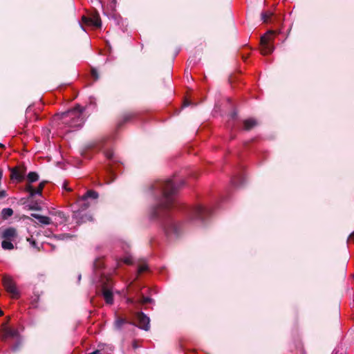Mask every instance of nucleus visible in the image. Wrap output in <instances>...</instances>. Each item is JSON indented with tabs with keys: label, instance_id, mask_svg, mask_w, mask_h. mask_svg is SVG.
Here are the masks:
<instances>
[{
	"label": "nucleus",
	"instance_id": "1",
	"mask_svg": "<svg viewBox=\"0 0 354 354\" xmlns=\"http://www.w3.org/2000/svg\"><path fill=\"white\" fill-rule=\"evenodd\" d=\"M153 188L161 192L162 198L152 208L151 217L163 221L162 227L167 237L178 238L183 232L184 222L169 217V212L175 205L174 195L176 193L178 187L174 184L172 180L168 179L156 181L153 185Z\"/></svg>",
	"mask_w": 354,
	"mask_h": 354
},
{
	"label": "nucleus",
	"instance_id": "2",
	"mask_svg": "<svg viewBox=\"0 0 354 354\" xmlns=\"http://www.w3.org/2000/svg\"><path fill=\"white\" fill-rule=\"evenodd\" d=\"M84 110V107L77 104L73 109L61 113L57 116L63 124L70 127H80L84 123L85 119L83 116Z\"/></svg>",
	"mask_w": 354,
	"mask_h": 354
},
{
	"label": "nucleus",
	"instance_id": "3",
	"mask_svg": "<svg viewBox=\"0 0 354 354\" xmlns=\"http://www.w3.org/2000/svg\"><path fill=\"white\" fill-rule=\"evenodd\" d=\"M18 230L14 227H1L0 239H2L1 248L5 250H12L15 248L12 242L18 238Z\"/></svg>",
	"mask_w": 354,
	"mask_h": 354
},
{
	"label": "nucleus",
	"instance_id": "4",
	"mask_svg": "<svg viewBox=\"0 0 354 354\" xmlns=\"http://www.w3.org/2000/svg\"><path fill=\"white\" fill-rule=\"evenodd\" d=\"M274 32L269 30L261 37L260 45L261 52L263 55L270 54L273 52L274 47L272 44Z\"/></svg>",
	"mask_w": 354,
	"mask_h": 354
},
{
	"label": "nucleus",
	"instance_id": "5",
	"mask_svg": "<svg viewBox=\"0 0 354 354\" xmlns=\"http://www.w3.org/2000/svg\"><path fill=\"white\" fill-rule=\"evenodd\" d=\"M211 211L205 207L197 205L190 208L188 212V217L190 221H200L203 222L209 216Z\"/></svg>",
	"mask_w": 354,
	"mask_h": 354
},
{
	"label": "nucleus",
	"instance_id": "6",
	"mask_svg": "<svg viewBox=\"0 0 354 354\" xmlns=\"http://www.w3.org/2000/svg\"><path fill=\"white\" fill-rule=\"evenodd\" d=\"M2 283L6 290L11 295L12 298L17 299L19 297V292L17 288L16 283L10 276L4 274L2 277Z\"/></svg>",
	"mask_w": 354,
	"mask_h": 354
},
{
	"label": "nucleus",
	"instance_id": "7",
	"mask_svg": "<svg viewBox=\"0 0 354 354\" xmlns=\"http://www.w3.org/2000/svg\"><path fill=\"white\" fill-rule=\"evenodd\" d=\"M0 339L6 342L9 338H16L20 334L17 329L7 326V323H2L0 328Z\"/></svg>",
	"mask_w": 354,
	"mask_h": 354
},
{
	"label": "nucleus",
	"instance_id": "8",
	"mask_svg": "<svg viewBox=\"0 0 354 354\" xmlns=\"http://www.w3.org/2000/svg\"><path fill=\"white\" fill-rule=\"evenodd\" d=\"M26 167L24 165H19L15 167L10 168V179L21 183L24 180L26 173Z\"/></svg>",
	"mask_w": 354,
	"mask_h": 354
},
{
	"label": "nucleus",
	"instance_id": "9",
	"mask_svg": "<svg viewBox=\"0 0 354 354\" xmlns=\"http://www.w3.org/2000/svg\"><path fill=\"white\" fill-rule=\"evenodd\" d=\"M82 20L86 25L93 26L95 28H101L102 21L99 13L95 10L89 16H82Z\"/></svg>",
	"mask_w": 354,
	"mask_h": 354
},
{
	"label": "nucleus",
	"instance_id": "10",
	"mask_svg": "<svg viewBox=\"0 0 354 354\" xmlns=\"http://www.w3.org/2000/svg\"><path fill=\"white\" fill-rule=\"evenodd\" d=\"M138 113L135 111H128L124 112L119 118L117 122L116 127L118 129L122 128L126 123L130 122L136 118Z\"/></svg>",
	"mask_w": 354,
	"mask_h": 354
},
{
	"label": "nucleus",
	"instance_id": "11",
	"mask_svg": "<svg viewBox=\"0 0 354 354\" xmlns=\"http://www.w3.org/2000/svg\"><path fill=\"white\" fill-rule=\"evenodd\" d=\"M136 318L138 322V326L143 329L146 331L149 330L150 328V319L144 313L140 312L136 314Z\"/></svg>",
	"mask_w": 354,
	"mask_h": 354
},
{
	"label": "nucleus",
	"instance_id": "12",
	"mask_svg": "<svg viewBox=\"0 0 354 354\" xmlns=\"http://www.w3.org/2000/svg\"><path fill=\"white\" fill-rule=\"evenodd\" d=\"M102 293L106 303L108 304H112L113 302V295L108 283H104L102 284Z\"/></svg>",
	"mask_w": 354,
	"mask_h": 354
},
{
	"label": "nucleus",
	"instance_id": "13",
	"mask_svg": "<svg viewBox=\"0 0 354 354\" xmlns=\"http://www.w3.org/2000/svg\"><path fill=\"white\" fill-rule=\"evenodd\" d=\"M82 211L78 209L74 212V217L77 220V223H85L86 221H92V216L87 214H82Z\"/></svg>",
	"mask_w": 354,
	"mask_h": 354
},
{
	"label": "nucleus",
	"instance_id": "14",
	"mask_svg": "<svg viewBox=\"0 0 354 354\" xmlns=\"http://www.w3.org/2000/svg\"><path fill=\"white\" fill-rule=\"evenodd\" d=\"M243 129L250 131L258 125V122L254 118H249L243 121Z\"/></svg>",
	"mask_w": 354,
	"mask_h": 354
},
{
	"label": "nucleus",
	"instance_id": "15",
	"mask_svg": "<svg viewBox=\"0 0 354 354\" xmlns=\"http://www.w3.org/2000/svg\"><path fill=\"white\" fill-rule=\"evenodd\" d=\"M31 216L39 221V222L44 225H49L51 223V219L46 216H42L37 214H32Z\"/></svg>",
	"mask_w": 354,
	"mask_h": 354
},
{
	"label": "nucleus",
	"instance_id": "16",
	"mask_svg": "<svg viewBox=\"0 0 354 354\" xmlns=\"http://www.w3.org/2000/svg\"><path fill=\"white\" fill-rule=\"evenodd\" d=\"M16 339L15 344L12 345L11 350L14 352H17L20 350L22 346L23 340L21 336L19 335L17 337L15 338Z\"/></svg>",
	"mask_w": 354,
	"mask_h": 354
},
{
	"label": "nucleus",
	"instance_id": "17",
	"mask_svg": "<svg viewBox=\"0 0 354 354\" xmlns=\"http://www.w3.org/2000/svg\"><path fill=\"white\" fill-rule=\"evenodd\" d=\"M131 324V322H129L127 321L126 319L122 318V317H118L116 320L114 322V326L115 328L117 330H120L123 325L125 324Z\"/></svg>",
	"mask_w": 354,
	"mask_h": 354
},
{
	"label": "nucleus",
	"instance_id": "18",
	"mask_svg": "<svg viewBox=\"0 0 354 354\" xmlns=\"http://www.w3.org/2000/svg\"><path fill=\"white\" fill-rule=\"evenodd\" d=\"M78 204L80 207V210L82 212H83L84 210H86L90 205L88 202L87 201V199L84 198L83 196H82L79 199Z\"/></svg>",
	"mask_w": 354,
	"mask_h": 354
},
{
	"label": "nucleus",
	"instance_id": "19",
	"mask_svg": "<svg viewBox=\"0 0 354 354\" xmlns=\"http://www.w3.org/2000/svg\"><path fill=\"white\" fill-rule=\"evenodd\" d=\"M244 180V177L242 175H239L232 179V183L235 187H239L243 185Z\"/></svg>",
	"mask_w": 354,
	"mask_h": 354
},
{
	"label": "nucleus",
	"instance_id": "20",
	"mask_svg": "<svg viewBox=\"0 0 354 354\" xmlns=\"http://www.w3.org/2000/svg\"><path fill=\"white\" fill-rule=\"evenodd\" d=\"M39 180V175L35 171H30L27 175V180L29 183H32Z\"/></svg>",
	"mask_w": 354,
	"mask_h": 354
},
{
	"label": "nucleus",
	"instance_id": "21",
	"mask_svg": "<svg viewBox=\"0 0 354 354\" xmlns=\"http://www.w3.org/2000/svg\"><path fill=\"white\" fill-rule=\"evenodd\" d=\"M273 13L270 11H266L261 13V20L264 23H269L271 21Z\"/></svg>",
	"mask_w": 354,
	"mask_h": 354
},
{
	"label": "nucleus",
	"instance_id": "22",
	"mask_svg": "<svg viewBox=\"0 0 354 354\" xmlns=\"http://www.w3.org/2000/svg\"><path fill=\"white\" fill-rule=\"evenodd\" d=\"M98 193L94 190L87 191L82 196L84 198L88 200V198L97 199L98 198Z\"/></svg>",
	"mask_w": 354,
	"mask_h": 354
},
{
	"label": "nucleus",
	"instance_id": "23",
	"mask_svg": "<svg viewBox=\"0 0 354 354\" xmlns=\"http://www.w3.org/2000/svg\"><path fill=\"white\" fill-rule=\"evenodd\" d=\"M13 213L14 212L12 208H3L1 211L2 218L4 220L8 219L9 217L12 216Z\"/></svg>",
	"mask_w": 354,
	"mask_h": 354
},
{
	"label": "nucleus",
	"instance_id": "24",
	"mask_svg": "<svg viewBox=\"0 0 354 354\" xmlns=\"http://www.w3.org/2000/svg\"><path fill=\"white\" fill-rule=\"evenodd\" d=\"M28 183L25 186V191L29 193V198H32L35 195V189Z\"/></svg>",
	"mask_w": 354,
	"mask_h": 354
},
{
	"label": "nucleus",
	"instance_id": "25",
	"mask_svg": "<svg viewBox=\"0 0 354 354\" xmlns=\"http://www.w3.org/2000/svg\"><path fill=\"white\" fill-rule=\"evenodd\" d=\"M48 183L46 180L41 181L37 188L35 189V194H38L41 196L42 194V191L46 185V184Z\"/></svg>",
	"mask_w": 354,
	"mask_h": 354
},
{
	"label": "nucleus",
	"instance_id": "26",
	"mask_svg": "<svg viewBox=\"0 0 354 354\" xmlns=\"http://www.w3.org/2000/svg\"><path fill=\"white\" fill-rule=\"evenodd\" d=\"M153 302V299L149 297H145L144 295H142L141 296V298L139 301V303L140 304H149V303H152Z\"/></svg>",
	"mask_w": 354,
	"mask_h": 354
},
{
	"label": "nucleus",
	"instance_id": "27",
	"mask_svg": "<svg viewBox=\"0 0 354 354\" xmlns=\"http://www.w3.org/2000/svg\"><path fill=\"white\" fill-rule=\"evenodd\" d=\"M91 75L95 81H97L99 79V74L96 68H91Z\"/></svg>",
	"mask_w": 354,
	"mask_h": 354
},
{
	"label": "nucleus",
	"instance_id": "28",
	"mask_svg": "<svg viewBox=\"0 0 354 354\" xmlns=\"http://www.w3.org/2000/svg\"><path fill=\"white\" fill-rule=\"evenodd\" d=\"M27 241H28L32 247L37 248L38 250H39L37 246V243L35 240L32 239L31 238H27Z\"/></svg>",
	"mask_w": 354,
	"mask_h": 354
},
{
	"label": "nucleus",
	"instance_id": "29",
	"mask_svg": "<svg viewBox=\"0 0 354 354\" xmlns=\"http://www.w3.org/2000/svg\"><path fill=\"white\" fill-rule=\"evenodd\" d=\"M105 156L109 160H112L113 158V153L111 151H106L105 152Z\"/></svg>",
	"mask_w": 354,
	"mask_h": 354
},
{
	"label": "nucleus",
	"instance_id": "30",
	"mask_svg": "<svg viewBox=\"0 0 354 354\" xmlns=\"http://www.w3.org/2000/svg\"><path fill=\"white\" fill-rule=\"evenodd\" d=\"M147 270V266L146 265H141L138 268V272L142 273Z\"/></svg>",
	"mask_w": 354,
	"mask_h": 354
},
{
	"label": "nucleus",
	"instance_id": "31",
	"mask_svg": "<svg viewBox=\"0 0 354 354\" xmlns=\"http://www.w3.org/2000/svg\"><path fill=\"white\" fill-rule=\"evenodd\" d=\"M94 266L95 268H100L102 266V263L101 261L98 259V260H96L94 263Z\"/></svg>",
	"mask_w": 354,
	"mask_h": 354
},
{
	"label": "nucleus",
	"instance_id": "32",
	"mask_svg": "<svg viewBox=\"0 0 354 354\" xmlns=\"http://www.w3.org/2000/svg\"><path fill=\"white\" fill-rule=\"evenodd\" d=\"M124 263L128 265H131L132 263V260L130 257H127L123 260Z\"/></svg>",
	"mask_w": 354,
	"mask_h": 354
},
{
	"label": "nucleus",
	"instance_id": "33",
	"mask_svg": "<svg viewBox=\"0 0 354 354\" xmlns=\"http://www.w3.org/2000/svg\"><path fill=\"white\" fill-rule=\"evenodd\" d=\"M7 196V193L5 190L0 191V198H3Z\"/></svg>",
	"mask_w": 354,
	"mask_h": 354
},
{
	"label": "nucleus",
	"instance_id": "34",
	"mask_svg": "<svg viewBox=\"0 0 354 354\" xmlns=\"http://www.w3.org/2000/svg\"><path fill=\"white\" fill-rule=\"evenodd\" d=\"M348 242H352L354 243V232L351 233L348 239Z\"/></svg>",
	"mask_w": 354,
	"mask_h": 354
},
{
	"label": "nucleus",
	"instance_id": "35",
	"mask_svg": "<svg viewBox=\"0 0 354 354\" xmlns=\"http://www.w3.org/2000/svg\"><path fill=\"white\" fill-rule=\"evenodd\" d=\"M60 236H62V239H64L65 238H66V239H68V238H71V237H73V236H72V235H70V234H62V235H60Z\"/></svg>",
	"mask_w": 354,
	"mask_h": 354
},
{
	"label": "nucleus",
	"instance_id": "36",
	"mask_svg": "<svg viewBox=\"0 0 354 354\" xmlns=\"http://www.w3.org/2000/svg\"><path fill=\"white\" fill-rule=\"evenodd\" d=\"M29 209L32 210H39L40 207L38 205H32L30 206Z\"/></svg>",
	"mask_w": 354,
	"mask_h": 354
},
{
	"label": "nucleus",
	"instance_id": "37",
	"mask_svg": "<svg viewBox=\"0 0 354 354\" xmlns=\"http://www.w3.org/2000/svg\"><path fill=\"white\" fill-rule=\"evenodd\" d=\"M10 320V316H7L6 318V321L3 322V323H7V326H8Z\"/></svg>",
	"mask_w": 354,
	"mask_h": 354
},
{
	"label": "nucleus",
	"instance_id": "38",
	"mask_svg": "<svg viewBox=\"0 0 354 354\" xmlns=\"http://www.w3.org/2000/svg\"><path fill=\"white\" fill-rule=\"evenodd\" d=\"M2 176H3V170L1 169H0V180H1Z\"/></svg>",
	"mask_w": 354,
	"mask_h": 354
},
{
	"label": "nucleus",
	"instance_id": "39",
	"mask_svg": "<svg viewBox=\"0 0 354 354\" xmlns=\"http://www.w3.org/2000/svg\"><path fill=\"white\" fill-rule=\"evenodd\" d=\"M4 315V313L1 309L0 308V317H2Z\"/></svg>",
	"mask_w": 354,
	"mask_h": 354
},
{
	"label": "nucleus",
	"instance_id": "40",
	"mask_svg": "<svg viewBox=\"0 0 354 354\" xmlns=\"http://www.w3.org/2000/svg\"><path fill=\"white\" fill-rule=\"evenodd\" d=\"M189 103L187 101H185V102H184V106H188V105H189Z\"/></svg>",
	"mask_w": 354,
	"mask_h": 354
},
{
	"label": "nucleus",
	"instance_id": "41",
	"mask_svg": "<svg viewBox=\"0 0 354 354\" xmlns=\"http://www.w3.org/2000/svg\"><path fill=\"white\" fill-rule=\"evenodd\" d=\"M0 148H5V146L3 144L0 143Z\"/></svg>",
	"mask_w": 354,
	"mask_h": 354
},
{
	"label": "nucleus",
	"instance_id": "42",
	"mask_svg": "<svg viewBox=\"0 0 354 354\" xmlns=\"http://www.w3.org/2000/svg\"><path fill=\"white\" fill-rule=\"evenodd\" d=\"M235 116H236V113H232V117L234 118Z\"/></svg>",
	"mask_w": 354,
	"mask_h": 354
},
{
	"label": "nucleus",
	"instance_id": "43",
	"mask_svg": "<svg viewBox=\"0 0 354 354\" xmlns=\"http://www.w3.org/2000/svg\"><path fill=\"white\" fill-rule=\"evenodd\" d=\"M185 183L184 180H182L181 183H180V185H183Z\"/></svg>",
	"mask_w": 354,
	"mask_h": 354
},
{
	"label": "nucleus",
	"instance_id": "44",
	"mask_svg": "<svg viewBox=\"0 0 354 354\" xmlns=\"http://www.w3.org/2000/svg\"><path fill=\"white\" fill-rule=\"evenodd\" d=\"M39 299V296L37 297V299L34 300V301H37Z\"/></svg>",
	"mask_w": 354,
	"mask_h": 354
},
{
	"label": "nucleus",
	"instance_id": "45",
	"mask_svg": "<svg viewBox=\"0 0 354 354\" xmlns=\"http://www.w3.org/2000/svg\"><path fill=\"white\" fill-rule=\"evenodd\" d=\"M110 170H111V172L112 173L113 172V168L110 167Z\"/></svg>",
	"mask_w": 354,
	"mask_h": 354
},
{
	"label": "nucleus",
	"instance_id": "46",
	"mask_svg": "<svg viewBox=\"0 0 354 354\" xmlns=\"http://www.w3.org/2000/svg\"><path fill=\"white\" fill-rule=\"evenodd\" d=\"M128 301H129V302H131V303H132V302H133V301H132L131 299H129Z\"/></svg>",
	"mask_w": 354,
	"mask_h": 354
}]
</instances>
